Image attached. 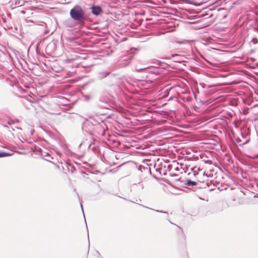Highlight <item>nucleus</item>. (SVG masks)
<instances>
[{"mask_svg":"<svg viewBox=\"0 0 258 258\" xmlns=\"http://www.w3.org/2000/svg\"><path fill=\"white\" fill-rule=\"evenodd\" d=\"M70 16L75 21H82L84 20L85 13L80 6L76 5L71 10Z\"/></svg>","mask_w":258,"mask_h":258,"instance_id":"nucleus-1","label":"nucleus"},{"mask_svg":"<svg viewBox=\"0 0 258 258\" xmlns=\"http://www.w3.org/2000/svg\"><path fill=\"white\" fill-rule=\"evenodd\" d=\"M175 236L179 239H185V235L183 230L179 227H177L175 230Z\"/></svg>","mask_w":258,"mask_h":258,"instance_id":"nucleus-2","label":"nucleus"},{"mask_svg":"<svg viewBox=\"0 0 258 258\" xmlns=\"http://www.w3.org/2000/svg\"><path fill=\"white\" fill-rule=\"evenodd\" d=\"M231 96H233L234 97L236 96V93H234L233 95L227 94V101H229V104L231 106H236L237 105V101L236 98H232L230 97Z\"/></svg>","mask_w":258,"mask_h":258,"instance_id":"nucleus-3","label":"nucleus"},{"mask_svg":"<svg viewBox=\"0 0 258 258\" xmlns=\"http://www.w3.org/2000/svg\"><path fill=\"white\" fill-rule=\"evenodd\" d=\"M102 12L101 8L99 7L94 6L92 8V12L93 14L98 15Z\"/></svg>","mask_w":258,"mask_h":258,"instance_id":"nucleus-4","label":"nucleus"},{"mask_svg":"<svg viewBox=\"0 0 258 258\" xmlns=\"http://www.w3.org/2000/svg\"><path fill=\"white\" fill-rule=\"evenodd\" d=\"M14 154L13 152L7 153V152H0V158L8 156H11Z\"/></svg>","mask_w":258,"mask_h":258,"instance_id":"nucleus-5","label":"nucleus"},{"mask_svg":"<svg viewBox=\"0 0 258 258\" xmlns=\"http://www.w3.org/2000/svg\"><path fill=\"white\" fill-rule=\"evenodd\" d=\"M187 184L189 185H196V182L195 181H191V180H187Z\"/></svg>","mask_w":258,"mask_h":258,"instance_id":"nucleus-6","label":"nucleus"},{"mask_svg":"<svg viewBox=\"0 0 258 258\" xmlns=\"http://www.w3.org/2000/svg\"><path fill=\"white\" fill-rule=\"evenodd\" d=\"M226 89L227 93H228L231 90L230 88L229 87H227Z\"/></svg>","mask_w":258,"mask_h":258,"instance_id":"nucleus-7","label":"nucleus"},{"mask_svg":"<svg viewBox=\"0 0 258 258\" xmlns=\"http://www.w3.org/2000/svg\"><path fill=\"white\" fill-rule=\"evenodd\" d=\"M234 84V83L233 82H227V83H226L227 85H231V84Z\"/></svg>","mask_w":258,"mask_h":258,"instance_id":"nucleus-8","label":"nucleus"},{"mask_svg":"<svg viewBox=\"0 0 258 258\" xmlns=\"http://www.w3.org/2000/svg\"><path fill=\"white\" fill-rule=\"evenodd\" d=\"M229 115L230 116V117H232V113H229Z\"/></svg>","mask_w":258,"mask_h":258,"instance_id":"nucleus-9","label":"nucleus"},{"mask_svg":"<svg viewBox=\"0 0 258 258\" xmlns=\"http://www.w3.org/2000/svg\"><path fill=\"white\" fill-rule=\"evenodd\" d=\"M227 160H228V162H229V163H230V162H231V159L228 158V159H227Z\"/></svg>","mask_w":258,"mask_h":258,"instance_id":"nucleus-10","label":"nucleus"},{"mask_svg":"<svg viewBox=\"0 0 258 258\" xmlns=\"http://www.w3.org/2000/svg\"><path fill=\"white\" fill-rule=\"evenodd\" d=\"M226 189V188H225V187H224L223 188H221V189H220V190H223V189Z\"/></svg>","mask_w":258,"mask_h":258,"instance_id":"nucleus-11","label":"nucleus"}]
</instances>
